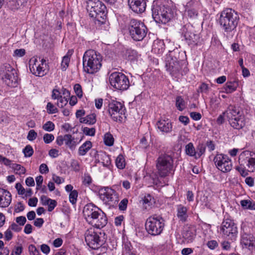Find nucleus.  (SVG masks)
<instances>
[{
	"instance_id": "nucleus-52",
	"label": "nucleus",
	"mask_w": 255,
	"mask_h": 255,
	"mask_svg": "<svg viewBox=\"0 0 255 255\" xmlns=\"http://www.w3.org/2000/svg\"><path fill=\"white\" fill-rule=\"evenodd\" d=\"M74 89L77 96L79 98H81L83 96L81 86L78 84H75L74 87Z\"/></svg>"
},
{
	"instance_id": "nucleus-43",
	"label": "nucleus",
	"mask_w": 255,
	"mask_h": 255,
	"mask_svg": "<svg viewBox=\"0 0 255 255\" xmlns=\"http://www.w3.org/2000/svg\"><path fill=\"white\" fill-rule=\"evenodd\" d=\"M54 124L50 121L47 122L42 126L43 129L47 131H53L54 129Z\"/></svg>"
},
{
	"instance_id": "nucleus-45",
	"label": "nucleus",
	"mask_w": 255,
	"mask_h": 255,
	"mask_svg": "<svg viewBox=\"0 0 255 255\" xmlns=\"http://www.w3.org/2000/svg\"><path fill=\"white\" fill-rule=\"evenodd\" d=\"M77 197V191L75 190L72 191L69 195V200L70 202L73 204H75L76 202Z\"/></svg>"
},
{
	"instance_id": "nucleus-61",
	"label": "nucleus",
	"mask_w": 255,
	"mask_h": 255,
	"mask_svg": "<svg viewBox=\"0 0 255 255\" xmlns=\"http://www.w3.org/2000/svg\"><path fill=\"white\" fill-rule=\"evenodd\" d=\"M49 155L52 158H56L59 155V150L56 149H51L49 151Z\"/></svg>"
},
{
	"instance_id": "nucleus-32",
	"label": "nucleus",
	"mask_w": 255,
	"mask_h": 255,
	"mask_svg": "<svg viewBox=\"0 0 255 255\" xmlns=\"http://www.w3.org/2000/svg\"><path fill=\"white\" fill-rule=\"evenodd\" d=\"M15 70L12 68L10 65L7 63L4 64L1 67L0 76L1 77L6 74H9L12 72H15Z\"/></svg>"
},
{
	"instance_id": "nucleus-60",
	"label": "nucleus",
	"mask_w": 255,
	"mask_h": 255,
	"mask_svg": "<svg viewBox=\"0 0 255 255\" xmlns=\"http://www.w3.org/2000/svg\"><path fill=\"white\" fill-rule=\"evenodd\" d=\"M40 249L41 252L45 255H48L50 252V248L46 244H42L41 245Z\"/></svg>"
},
{
	"instance_id": "nucleus-8",
	"label": "nucleus",
	"mask_w": 255,
	"mask_h": 255,
	"mask_svg": "<svg viewBox=\"0 0 255 255\" xmlns=\"http://www.w3.org/2000/svg\"><path fill=\"white\" fill-rule=\"evenodd\" d=\"M128 29L130 35L136 41L142 40L146 34V28L144 23L136 19L130 20Z\"/></svg>"
},
{
	"instance_id": "nucleus-38",
	"label": "nucleus",
	"mask_w": 255,
	"mask_h": 255,
	"mask_svg": "<svg viewBox=\"0 0 255 255\" xmlns=\"http://www.w3.org/2000/svg\"><path fill=\"white\" fill-rule=\"evenodd\" d=\"M175 105L177 109L180 111H183L185 108V101L181 96L176 97Z\"/></svg>"
},
{
	"instance_id": "nucleus-12",
	"label": "nucleus",
	"mask_w": 255,
	"mask_h": 255,
	"mask_svg": "<svg viewBox=\"0 0 255 255\" xmlns=\"http://www.w3.org/2000/svg\"><path fill=\"white\" fill-rule=\"evenodd\" d=\"M87 9L92 17L99 19L105 16V5L99 0H89L87 2Z\"/></svg>"
},
{
	"instance_id": "nucleus-30",
	"label": "nucleus",
	"mask_w": 255,
	"mask_h": 255,
	"mask_svg": "<svg viewBox=\"0 0 255 255\" xmlns=\"http://www.w3.org/2000/svg\"><path fill=\"white\" fill-rule=\"evenodd\" d=\"M79 121L81 123L93 125L96 122V115L94 114L89 115L85 117L80 118Z\"/></svg>"
},
{
	"instance_id": "nucleus-53",
	"label": "nucleus",
	"mask_w": 255,
	"mask_h": 255,
	"mask_svg": "<svg viewBox=\"0 0 255 255\" xmlns=\"http://www.w3.org/2000/svg\"><path fill=\"white\" fill-rule=\"evenodd\" d=\"M46 204L48 206V211L51 212L54 209L57 203L55 200L51 199L50 200H48V202L46 203Z\"/></svg>"
},
{
	"instance_id": "nucleus-58",
	"label": "nucleus",
	"mask_w": 255,
	"mask_h": 255,
	"mask_svg": "<svg viewBox=\"0 0 255 255\" xmlns=\"http://www.w3.org/2000/svg\"><path fill=\"white\" fill-rule=\"evenodd\" d=\"M39 172L41 174H46L49 172V169L46 164L42 163L40 165Z\"/></svg>"
},
{
	"instance_id": "nucleus-57",
	"label": "nucleus",
	"mask_w": 255,
	"mask_h": 255,
	"mask_svg": "<svg viewBox=\"0 0 255 255\" xmlns=\"http://www.w3.org/2000/svg\"><path fill=\"white\" fill-rule=\"evenodd\" d=\"M128 200L127 199L122 200L119 205V209L124 211L127 209Z\"/></svg>"
},
{
	"instance_id": "nucleus-44",
	"label": "nucleus",
	"mask_w": 255,
	"mask_h": 255,
	"mask_svg": "<svg viewBox=\"0 0 255 255\" xmlns=\"http://www.w3.org/2000/svg\"><path fill=\"white\" fill-rule=\"evenodd\" d=\"M62 96V89L59 91L57 89H54L52 90V98L53 99H59V98H61Z\"/></svg>"
},
{
	"instance_id": "nucleus-51",
	"label": "nucleus",
	"mask_w": 255,
	"mask_h": 255,
	"mask_svg": "<svg viewBox=\"0 0 255 255\" xmlns=\"http://www.w3.org/2000/svg\"><path fill=\"white\" fill-rule=\"evenodd\" d=\"M54 139V136L50 133H46L43 136V140L46 143L51 142Z\"/></svg>"
},
{
	"instance_id": "nucleus-13",
	"label": "nucleus",
	"mask_w": 255,
	"mask_h": 255,
	"mask_svg": "<svg viewBox=\"0 0 255 255\" xmlns=\"http://www.w3.org/2000/svg\"><path fill=\"white\" fill-rule=\"evenodd\" d=\"M85 240L87 245L94 250L97 249L102 246L105 242L93 228H90L86 231Z\"/></svg>"
},
{
	"instance_id": "nucleus-39",
	"label": "nucleus",
	"mask_w": 255,
	"mask_h": 255,
	"mask_svg": "<svg viewBox=\"0 0 255 255\" xmlns=\"http://www.w3.org/2000/svg\"><path fill=\"white\" fill-rule=\"evenodd\" d=\"M205 151V146L204 144L203 143H200L199 144L197 148H196V150H195V157L196 158H199L200 157H201V156L202 155H203L204 152Z\"/></svg>"
},
{
	"instance_id": "nucleus-5",
	"label": "nucleus",
	"mask_w": 255,
	"mask_h": 255,
	"mask_svg": "<svg viewBox=\"0 0 255 255\" xmlns=\"http://www.w3.org/2000/svg\"><path fill=\"white\" fill-rule=\"evenodd\" d=\"M224 115H226L230 125L235 129H240L246 125L244 115L235 107L228 108Z\"/></svg>"
},
{
	"instance_id": "nucleus-47",
	"label": "nucleus",
	"mask_w": 255,
	"mask_h": 255,
	"mask_svg": "<svg viewBox=\"0 0 255 255\" xmlns=\"http://www.w3.org/2000/svg\"><path fill=\"white\" fill-rule=\"evenodd\" d=\"M23 152L25 156L26 157H30L33 153V149L32 147L29 145L26 146V147L24 148Z\"/></svg>"
},
{
	"instance_id": "nucleus-20",
	"label": "nucleus",
	"mask_w": 255,
	"mask_h": 255,
	"mask_svg": "<svg viewBox=\"0 0 255 255\" xmlns=\"http://www.w3.org/2000/svg\"><path fill=\"white\" fill-rule=\"evenodd\" d=\"M243 248L252 250L255 247V240L254 236L251 234L243 233L241 241Z\"/></svg>"
},
{
	"instance_id": "nucleus-25",
	"label": "nucleus",
	"mask_w": 255,
	"mask_h": 255,
	"mask_svg": "<svg viewBox=\"0 0 255 255\" xmlns=\"http://www.w3.org/2000/svg\"><path fill=\"white\" fill-rule=\"evenodd\" d=\"M3 81L9 87H15L16 86L18 78L16 71L9 74H6L1 77Z\"/></svg>"
},
{
	"instance_id": "nucleus-55",
	"label": "nucleus",
	"mask_w": 255,
	"mask_h": 255,
	"mask_svg": "<svg viewBox=\"0 0 255 255\" xmlns=\"http://www.w3.org/2000/svg\"><path fill=\"white\" fill-rule=\"evenodd\" d=\"M66 136L67 134L58 136L56 140V143L59 146L62 145L65 142Z\"/></svg>"
},
{
	"instance_id": "nucleus-56",
	"label": "nucleus",
	"mask_w": 255,
	"mask_h": 255,
	"mask_svg": "<svg viewBox=\"0 0 255 255\" xmlns=\"http://www.w3.org/2000/svg\"><path fill=\"white\" fill-rule=\"evenodd\" d=\"M0 162L3 163L5 166H8L10 167L12 165L11 161L6 157L0 154Z\"/></svg>"
},
{
	"instance_id": "nucleus-7",
	"label": "nucleus",
	"mask_w": 255,
	"mask_h": 255,
	"mask_svg": "<svg viewBox=\"0 0 255 255\" xmlns=\"http://www.w3.org/2000/svg\"><path fill=\"white\" fill-rule=\"evenodd\" d=\"M108 111L114 121H122L125 117L126 108L121 102L112 99L109 101Z\"/></svg>"
},
{
	"instance_id": "nucleus-42",
	"label": "nucleus",
	"mask_w": 255,
	"mask_h": 255,
	"mask_svg": "<svg viewBox=\"0 0 255 255\" xmlns=\"http://www.w3.org/2000/svg\"><path fill=\"white\" fill-rule=\"evenodd\" d=\"M114 138L111 134L107 133L105 134L104 142L107 145H112L114 143Z\"/></svg>"
},
{
	"instance_id": "nucleus-3",
	"label": "nucleus",
	"mask_w": 255,
	"mask_h": 255,
	"mask_svg": "<svg viewBox=\"0 0 255 255\" xmlns=\"http://www.w3.org/2000/svg\"><path fill=\"white\" fill-rule=\"evenodd\" d=\"M239 19L237 12L231 8H226L221 12L220 23L226 31L230 32L236 27Z\"/></svg>"
},
{
	"instance_id": "nucleus-26",
	"label": "nucleus",
	"mask_w": 255,
	"mask_h": 255,
	"mask_svg": "<svg viewBox=\"0 0 255 255\" xmlns=\"http://www.w3.org/2000/svg\"><path fill=\"white\" fill-rule=\"evenodd\" d=\"M28 0H9L8 6L13 10H18L25 6Z\"/></svg>"
},
{
	"instance_id": "nucleus-27",
	"label": "nucleus",
	"mask_w": 255,
	"mask_h": 255,
	"mask_svg": "<svg viewBox=\"0 0 255 255\" xmlns=\"http://www.w3.org/2000/svg\"><path fill=\"white\" fill-rule=\"evenodd\" d=\"M70 93V92L66 89L62 88V96L61 98L57 99V105L59 108H63L66 106L69 99Z\"/></svg>"
},
{
	"instance_id": "nucleus-4",
	"label": "nucleus",
	"mask_w": 255,
	"mask_h": 255,
	"mask_svg": "<svg viewBox=\"0 0 255 255\" xmlns=\"http://www.w3.org/2000/svg\"><path fill=\"white\" fill-rule=\"evenodd\" d=\"M152 17L157 23L166 24L175 15L173 10L164 5H153L152 8Z\"/></svg>"
},
{
	"instance_id": "nucleus-21",
	"label": "nucleus",
	"mask_w": 255,
	"mask_h": 255,
	"mask_svg": "<svg viewBox=\"0 0 255 255\" xmlns=\"http://www.w3.org/2000/svg\"><path fill=\"white\" fill-rule=\"evenodd\" d=\"M107 223V219L106 215L102 211L94 217L90 224L95 226L97 228H101L104 227Z\"/></svg>"
},
{
	"instance_id": "nucleus-59",
	"label": "nucleus",
	"mask_w": 255,
	"mask_h": 255,
	"mask_svg": "<svg viewBox=\"0 0 255 255\" xmlns=\"http://www.w3.org/2000/svg\"><path fill=\"white\" fill-rule=\"evenodd\" d=\"M190 116L194 120L198 121L201 118V115L199 113L197 112H191Z\"/></svg>"
},
{
	"instance_id": "nucleus-23",
	"label": "nucleus",
	"mask_w": 255,
	"mask_h": 255,
	"mask_svg": "<svg viewBox=\"0 0 255 255\" xmlns=\"http://www.w3.org/2000/svg\"><path fill=\"white\" fill-rule=\"evenodd\" d=\"M11 202V196L7 190L0 188V207L5 208L9 206Z\"/></svg>"
},
{
	"instance_id": "nucleus-50",
	"label": "nucleus",
	"mask_w": 255,
	"mask_h": 255,
	"mask_svg": "<svg viewBox=\"0 0 255 255\" xmlns=\"http://www.w3.org/2000/svg\"><path fill=\"white\" fill-rule=\"evenodd\" d=\"M25 54V50L24 49H18L14 51L13 56L14 57H21Z\"/></svg>"
},
{
	"instance_id": "nucleus-62",
	"label": "nucleus",
	"mask_w": 255,
	"mask_h": 255,
	"mask_svg": "<svg viewBox=\"0 0 255 255\" xmlns=\"http://www.w3.org/2000/svg\"><path fill=\"white\" fill-rule=\"evenodd\" d=\"M52 180L56 183L59 184L63 183L64 181V179L56 175H53L52 176Z\"/></svg>"
},
{
	"instance_id": "nucleus-33",
	"label": "nucleus",
	"mask_w": 255,
	"mask_h": 255,
	"mask_svg": "<svg viewBox=\"0 0 255 255\" xmlns=\"http://www.w3.org/2000/svg\"><path fill=\"white\" fill-rule=\"evenodd\" d=\"M155 203V199L150 194L145 195L143 199V203L145 208L151 207Z\"/></svg>"
},
{
	"instance_id": "nucleus-36",
	"label": "nucleus",
	"mask_w": 255,
	"mask_h": 255,
	"mask_svg": "<svg viewBox=\"0 0 255 255\" xmlns=\"http://www.w3.org/2000/svg\"><path fill=\"white\" fill-rule=\"evenodd\" d=\"M10 167L13 169L15 173L19 175L24 174L26 171L23 166L16 163L12 164Z\"/></svg>"
},
{
	"instance_id": "nucleus-6",
	"label": "nucleus",
	"mask_w": 255,
	"mask_h": 255,
	"mask_svg": "<svg viewBox=\"0 0 255 255\" xmlns=\"http://www.w3.org/2000/svg\"><path fill=\"white\" fill-rule=\"evenodd\" d=\"M145 226L148 234L153 236L158 235L161 233L164 228V220L160 216H150L147 219Z\"/></svg>"
},
{
	"instance_id": "nucleus-29",
	"label": "nucleus",
	"mask_w": 255,
	"mask_h": 255,
	"mask_svg": "<svg viewBox=\"0 0 255 255\" xmlns=\"http://www.w3.org/2000/svg\"><path fill=\"white\" fill-rule=\"evenodd\" d=\"M79 143L71 134H67L65 144L71 150L74 149Z\"/></svg>"
},
{
	"instance_id": "nucleus-24",
	"label": "nucleus",
	"mask_w": 255,
	"mask_h": 255,
	"mask_svg": "<svg viewBox=\"0 0 255 255\" xmlns=\"http://www.w3.org/2000/svg\"><path fill=\"white\" fill-rule=\"evenodd\" d=\"M156 125L158 129L162 132L168 133L172 131V123L168 119H161Z\"/></svg>"
},
{
	"instance_id": "nucleus-46",
	"label": "nucleus",
	"mask_w": 255,
	"mask_h": 255,
	"mask_svg": "<svg viewBox=\"0 0 255 255\" xmlns=\"http://www.w3.org/2000/svg\"><path fill=\"white\" fill-rule=\"evenodd\" d=\"M47 111L49 114H55L58 112L57 109L51 103L49 102L47 105Z\"/></svg>"
},
{
	"instance_id": "nucleus-63",
	"label": "nucleus",
	"mask_w": 255,
	"mask_h": 255,
	"mask_svg": "<svg viewBox=\"0 0 255 255\" xmlns=\"http://www.w3.org/2000/svg\"><path fill=\"white\" fill-rule=\"evenodd\" d=\"M15 188L17 190L19 194L23 195V194H24L25 189L23 188V187L20 183H17L16 184Z\"/></svg>"
},
{
	"instance_id": "nucleus-41",
	"label": "nucleus",
	"mask_w": 255,
	"mask_h": 255,
	"mask_svg": "<svg viewBox=\"0 0 255 255\" xmlns=\"http://www.w3.org/2000/svg\"><path fill=\"white\" fill-rule=\"evenodd\" d=\"M185 151L187 154L191 156H194L195 154V149L193 143L190 142L185 146Z\"/></svg>"
},
{
	"instance_id": "nucleus-10",
	"label": "nucleus",
	"mask_w": 255,
	"mask_h": 255,
	"mask_svg": "<svg viewBox=\"0 0 255 255\" xmlns=\"http://www.w3.org/2000/svg\"><path fill=\"white\" fill-rule=\"evenodd\" d=\"M29 67L31 72L37 76L42 77L47 73L45 60L37 57H33L29 60Z\"/></svg>"
},
{
	"instance_id": "nucleus-48",
	"label": "nucleus",
	"mask_w": 255,
	"mask_h": 255,
	"mask_svg": "<svg viewBox=\"0 0 255 255\" xmlns=\"http://www.w3.org/2000/svg\"><path fill=\"white\" fill-rule=\"evenodd\" d=\"M28 250L30 255H40L39 251L33 245H29Z\"/></svg>"
},
{
	"instance_id": "nucleus-54",
	"label": "nucleus",
	"mask_w": 255,
	"mask_h": 255,
	"mask_svg": "<svg viewBox=\"0 0 255 255\" xmlns=\"http://www.w3.org/2000/svg\"><path fill=\"white\" fill-rule=\"evenodd\" d=\"M95 128H89L85 127L83 128V132L87 135L94 136L95 133Z\"/></svg>"
},
{
	"instance_id": "nucleus-22",
	"label": "nucleus",
	"mask_w": 255,
	"mask_h": 255,
	"mask_svg": "<svg viewBox=\"0 0 255 255\" xmlns=\"http://www.w3.org/2000/svg\"><path fill=\"white\" fill-rule=\"evenodd\" d=\"M182 237L186 243H191L196 237V229L193 226H185L182 233Z\"/></svg>"
},
{
	"instance_id": "nucleus-16",
	"label": "nucleus",
	"mask_w": 255,
	"mask_h": 255,
	"mask_svg": "<svg viewBox=\"0 0 255 255\" xmlns=\"http://www.w3.org/2000/svg\"><path fill=\"white\" fill-rule=\"evenodd\" d=\"M99 196L105 203L110 204L111 202L117 201V196L116 191L111 188L103 187L99 190Z\"/></svg>"
},
{
	"instance_id": "nucleus-31",
	"label": "nucleus",
	"mask_w": 255,
	"mask_h": 255,
	"mask_svg": "<svg viewBox=\"0 0 255 255\" xmlns=\"http://www.w3.org/2000/svg\"><path fill=\"white\" fill-rule=\"evenodd\" d=\"M91 147V142L90 141H86L79 148V154L82 156L85 155Z\"/></svg>"
},
{
	"instance_id": "nucleus-17",
	"label": "nucleus",
	"mask_w": 255,
	"mask_h": 255,
	"mask_svg": "<svg viewBox=\"0 0 255 255\" xmlns=\"http://www.w3.org/2000/svg\"><path fill=\"white\" fill-rule=\"evenodd\" d=\"M165 66L167 70L171 74H174L180 69V65L176 57H174L171 53L167 55L165 60Z\"/></svg>"
},
{
	"instance_id": "nucleus-34",
	"label": "nucleus",
	"mask_w": 255,
	"mask_h": 255,
	"mask_svg": "<svg viewBox=\"0 0 255 255\" xmlns=\"http://www.w3.org/2000/svg\"><path fill=\"white\" fill-rule=\"evenodd\" d=\"M237 87V84L235 82H227L224 86L225 92L226 93H231L236 90Z\"/></svg>"
},
{
	"instance_id": "nucleus-64",
	"label": "nucleus",
	"mask_w": 255,
	"mask_h": 255,
	"mask_svg": "<svg viewBox=\"0 0 255 255\" xmlns=\"http://www.w3.org/2000/svg\"><path fill=\"white\" fill-rule=\"evenodd\" d=\"M26 219L25 217L20 216L17 217L16 219V222L21 226H23L26 222Z\"/></svg>"
},
{
	"instance_id": "nucleus-9",
	"label": "nucleus",
	"mask_w": 255,
	"mask_h": 255,
	"mask_svg": "<svg viewBox=\"0 0 255 255\" xmlns=\"http://www.w3.org/2000/svg\"><path fill=\"white\" fill-rule=\"evenodd\" d=\"M173 159L170 155L165 154L159 157L156 167L160 176L165 177L171 173L173 170Z\"/></svg>"
},
{
	"instance_id": "nucleus-14",
	"label": "nucleus",
	"mask_w": 255,
	"mask_h": 255,
	"mask_svg": "<svg viewBox=\"0 0 255 255\" xmlns=\"http://www.w3.org/2000/svg\"><path fill=\"white\" fill-rule=\"evenodd\" d=\"M214 161L216 167L224 173L229 172L232 168V160L227 155L217 154Z\"/></svg>"
},
{
	"instance_id": "nucleus-35",
	"label": "nucleus",
	"mask_w": 255,
	"mask_h": 255,
	"mask_svg": "<svg viewBox=\"0 0 255 255\" xmlns=\"http://www.w3.org/2000/svg\"><path fill=\"white\" fill-rule=\"evenodd\" d=\"M71 54L72 52L69 51L68 53L63 57L61 62V69L62 71H65L69 66L70 55Z\"/></svg>"
},
{
	"instance_id": "nucleus-40",
	"label": "nucleus",
	"mask_w": 255,
	"mask_h": 255,
	"mask_svg": "<svg viewBox=\"0 0 255 255\" xmlns=\"http://www.w3.org/2000/svg\"><path fill=\"white\" fill-rule=\"evenodd\" d=\"M116 163L117 167L119 169H124L125 167V160L122 155L120 154L117 157L116 160Z\"/></svg>"
},
{
	"instance_id": "nucleus-11",
	"label": "nucleus",
	"mask_w": 255,
	"mask_h": 255,
	"mask_svg": "<svg viewBox=\"0 0 255 255\" xmlns=\"http://www.w3.org/2000/svg\"><path fill=\"white\" fill-rule=\"evenodd\" d=\"M109 81L112 86L119 90H127L129 85L128 78L122 73H112L109 77Z\"/></svg>"
},
{
	"instance_id": "nucleus-1",
	"label": "nucleus",
	"mask_w": 255,
	"mask_h": 255,
	"mask_svg": "<svg viewBox=\"0 0 255 255\" xmlns=\"http://www.w3.org/2000/svg\"><path fill=\"white\" fill-rule=\"evenodd\" d=\"M102 56L94 50L85 52L83 58L84 71L87 73L94 74L98 72L102 66Z\"/></svg>"
},
{
	"instance_id": "nucleus-37",
	"label": "nucleus",
	"mask_w": 255,
	"mask_h": 255,
	"mask_svg": "<svg viewBox=\"0 0 255 255\" xmlns=\"http://www.w3.org/2000/svg\"><path fill=\"white\" fill-rule=\"evenodd\" d=\"M241 204L244 208L251 210L255 209V202L249 200H244L241 201Z\"/></svg>"
},
{
	"instance_id": "nucleus-28",
	"label": "nucleus",
	"mask_w": 255,
	"mask_h": 255,
	"mask_svg": "<svg viewBox=\"0 0 255 255\" xmlns=\"http://www.w3.org/2000/svg\"><path fill=\"white\" fill-rule=\"evenodd\" d=\"M187 209L186 207L180 205L177 208V217L180 220L185 222L187 217L188 215L187 214Z\"/></svg>"
},
{
	"instance_id": "nucleus-49",
	"label": "nucleus",
	"mask_w": 255,
	"mask_h": 255,
	"mask_svg": "<svg viewBox=\"0 0 255 255\" xmlns=\"http://www.w3.org/2000/svg\"><path fill=\"white\" fill-rule=\"evenodd\" d=\"M37 136V132H35L33 129H31L29 131V132L28 133V134L27 136V138L29 141H33L35 139H36Z\"/></svg>"
},
{
	"instance_id": "nucleus-18",
	"label": "nucleus",
	"mask_w": 255,
	"mask_h": 255,
	"mask_svg": "<svg viewBox=\"0 0 255 255\" xmlns=\"http://www.w3.org/2000/svg\"><path fill=\"white\" fill-rule=\"evenodd\" d=\"M101 210L92 203L87 204L84 208L83 214L86 221L89 223Z\"/></svg>"
},
{
	"instance_id": "nucleus-15",
	"label": "nucleus",
	"mask_w": 255,
	"mask_h": 255,
	"mask_svg": "<svg viewBox=\"0 0 255 255\" xmlns=\"http://www.w3.org/2000/svg\"><path fill=\"white\" fill-rule=\"evenodd\" d=\"M220 232L223 235L229 237L232 240L236 238L238 233L236 226L230 219H226L223 222L220 228Z\"/></svg>"
},
{
	"instance_id": "nucleus-19",
	"label": "nucleus",
	"mask_w": 255,
	"mask_h": 255,
	"mask_svg": "<svg viewBox=\"0 0 255 255\" xmlns=\"http://www.w3.org/2000/svg\"><path fill=\"white\" fill-rule=\"evenodd\" d=\"M128 4L129 8L137 13L143 12L146 8L145 0H128Z\"/></svg>"
},
{
	"instance_id": "nucleus-2",
	"label": "nucleus",
	"mask_w": 255,
	"mask_h": 255,
	"mask_svg": "<svg viewBox=\"0 0 255 255\" xmlns=\"http://www.w3.org/2000/svg\"><path fill=\"white\" fill-rule=\"evenodd\" d=\"M240 165L236 167L243 176L248 175V171H255V152L249 150L243 151L239 155Z\"/></svg>"
}]
</instances>
